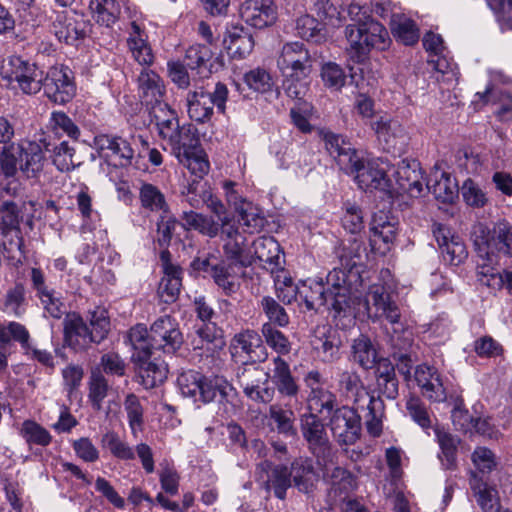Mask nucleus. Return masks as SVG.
<instances>
[{
    "label": "nucleus",
    "instance_id": "b1692460",
    "mask_svg": "<svg viewBox=\"0 0 512 512\" xmlns=\"http://www.w3.org/2000/svg\"><path fill=\"white\" fill-rule=\"evenodd\" d=\"M138 91L142 102L150 107L164 105L165 86L160 76L152 70L143 69L138 76Z\"/></svg>",
    "mask_w": 512,
    "mask_h": 512
},
{
    "label": "nucleus",
    "instance_id": "4d7b16f0",
    "mask_svg": "<svg viewBox=\"0 0 512 512\" xmlns=\"http://www.w3.org/2000/svg\"><path fill=\"white\" fill-rule=\"evenodd\" d=\"M19 434L28 445L48 446L52 442L50 432L34 420H25Z\"/></svg>",
    "mask_w": 512,
    "mask_h": 512
},
{
    "label": "nucleus",
    "instance_id": "9d476101",
    "mask_svg": "<svg viewBox=\"0 0 512 512\" xmlns=\"http://www.w3.org/2000/svg\"><path fill=\"white\" fill-rule=\"evenodd\" d=\"M357 407L342 406L334 410L329 425L341 446L353 445L361 435V416Z\"/></svg>",
    "mask_w": 512,
    "mask_h": 512
},
{
    "label": "nucleus",
    "instance_id": "3c124183",
    "mask_svg": "<svg viewBox=\"0 0 512 512\" xmlns=\"http://www.w3.org/2000/svg\"><path fill=\"white\" fill-rule=\"evenodd\" d=\"M243 81L249 89L256 93L267 94L275 92L276 96L279 94L271 74L263 68L257 67L246 72L243 76Z\"/></svg>",
    "mask_w": 512,
    "mask_h": 512
},
{
    "label": "nucleus",
    "instance_id": "c85d7f7f",
    "mask_svg": "<svg viewBox=\"0 0 512 512\" xmlns=\"http://www.w3.org/2000/svg\"><path fill=\"white\" fill-rule=\"evenodd\" d=\"M312 346L316 358L323 363H333L340 359L342 341L335 330L329 329L322 335L315 336Z\"/></svg>",
    "mask_w": 512,
    "mask_h": 512
},
{
    "label": "nucleus",
    "instance_id": "bb28decb",
    "mask_svg": "<svg viewBox=\"0 0 512 512\" xmlns=\"http://www.w3.org/2000/svg\"><path fill=\"white\" fill-rule=\"evenodd\" d=\"M256 349L263 353L265 347L261 344L260 336L254 330H245L237 333L230 344V352L233 358H247L252 361L259 360L260 355Z\"/></svg>",
    "mask_w": 512,
    "mask_h": 512
},
{
    "label": "nucleus",
    "instance_id": "c756f323",
    "mask_svg": "<svg viewBox=\"0 0 512 512\" xmlns=\"http://www.w3.org/2000/svg\"><path fill=\"white\" fill-rule=\"evenodd\" d=\"M371 127L387 150L395 148L398 143L405 140V129L396 120L381 116L371 124Z\"/></svg>",
    "mask_w": 512,
    "mask_h": 512
},
{
    "label": "nucleus",
    "instance_id": "a211bd4d",
    "mask_svg": "<svg viewBox=\"0 0 512 512\" xmlns=\"http://www.w3.org/2000/svg\"><path fill=\"white\" fill-rule=\"evenodd\" d=\"M432 232L446 261L451 265H459L464 261L467 257L465 244L460 237L451 232L449 227L435 223L432 226Z\"/></svg>",
    "mask_w": 512,
    "mask_h": 512
},
{
    "label": "nucleus",
    "instance_id": "ea45409f",
    "mask_svg": "<svg viewBox=\"0 0 512 512\" xmlns=\"http://www.w3.org/2000/svg\"><path fill=\"white\" fill-rule=\"evenodd\" d=\"M290 477L300 492H310L319 479L313 463L309 459H296L291 466Z\"/></svg>",
    "mask_w": 512,
    "mask_h": 512
},
{
    "label": "nucleus",
    "instance_id": "7c9ffc66",
    "mask_svg": "<svg viewBox=\"0 0 512 512\" xmlns=\"http://www.w3.org/2000/svg\"><path fill=\"white\" fill-rule=\"evenodd\" d=\"M50 31L59 42L66 44H73L84 35L76 18L66 12H55Z\"/></svg>",
    "mask_w": 512,
    "mask_h": 512
},
{
    "label": "nucleus",
    "instance_id": "7ed1b4c3",
    "mask_svg": "<svg viewBox=\"0 0 512 512\" xmlns=\"http://www.w3.org/2000/svg\"><path fill=\"white\" fill-rule=\"evenodd\" d=\"M228 99V88L225 84L218 82L212 92L202 88L189 92L187 95V112L191 120L198 123L209 121L213 115V109L224 114Z\"/></svg>",
    "mask_w": 512,
    "mask_h": 512
},
{
    "label": "nucleus",
    "instance_id": "e433bc0d",
    "mask_svg": "<svg viewBox=\"0 0 512 512\" xmlns=\"http://www.w3.org/2000/svg\"><path fill=\"white\" fill-rule=\"evenodd\" d=\"M339 386L345 396L353 401L354 407L363 406L367 401L375 397L370 395L359 375L355 372H343L340 375Z\"/></svg>",
    "mask_w": 512,
    "mask_h": 512
},
{
    "label": "nucleus",
    "instance_id": "2eb2a0df",
    "mask_svg": "<svg viewBox=\"0 0 512 512\" xmlns=\"http://www.w3.org/2000/svg\"><path fill=\"white\" fill-rule=\"evenodd\" d=\"M392 170L395 181L402 192L409 194L412 198L423 195L425 191L424 178L418 161L402 160Z\"/></svg>",
    "mask_w": 512,
    "mask_h": 512
},
{
    "label": "nucleus",
    "instance_id": "4468645a",
    "mask_svg": "<svg viewBox=\"0 0 512 512\" xmlns=\"http://www.w3.org/2000/svg\"><path fill=\"white\" fill-rule=\"evenodd\" d=\"M224 254L227 260L246 266L251 263L252 254L247 248L246 237L239 232V229L230 224L229 220L222 219L221 231Z\"/></svg>",
    "mask_w": 512,
    "mask_h": 512
},
{
    "label": "nucleus",
    "instance_id": "6e6552de",
    "mask_svg": "<svg viewBox=\"0 0 512 512\" xmlns=\"http://www.w3.org/2000/svg\"><path fill=\"white\" fill-rule=\"evenodd\" d=\"M362 310L373 321L385 318L391 324H396L400 321L401 317L398 305L391 300V296L386 291L385 286L380 283L371 285L365 298H361L360 312Z\"/></svg>",
    "mask_w": 512,
    "mask_h": 512
},
{
    "label": "nucleus",
    "instance_id": "de8ad7c7",
    "mask_svg": "<svg viewBox=\"0 0 512 512\" xmlns=\"http://www.w3.org/2000/svg\"><path fill=\"white\" fill-rule=\"evenodd\" d=\"M391 31L394 37L404 45H413L418 42L420 33L416 23L405 15L393 16Z\"/></svg>",
    "mask_w": 512,
    "mask_h": 512
},
{
    "label": "nucleus",
    "instance_id": "cd10ccee",
    "mask_svg": "<svg viewBox=\"0 0 512 512\" xmlns=\"http://www.w3.org/2000/svg\"><path fill=\"white\" fill-rule=\"evenodd\" d=\"M224 45L228 54L234 59H244L254 48L252 35L243 27L233 26L227 30Z\"/></svg>",
    "mask_w": 512,
    "mask_h": 512
},
{
    "label": "nucleus",
    "instance_id": "c9c22d12",
    "mask_svg": "<svg viewBox=\"0 0 512 512\" xmlns=\"http://www.w3.org/2000/svg\"><path fill=\"white\" fill-rule=\"evenodd\" d=\"M139 201L143 210L152 213L168 214L169 205L162 190L149 182H141L139 187Z\"/></svg>",
    "mask_w": 512,
    "mask_h": 512
},
{
    "label": "nucleus",
    "instance_id": "8fccbe9b",
    "mask_svg": "<svg viewBox=\"0 0 512 512\" xmlns=\"http://www.w3.org/2000/svg\"><path fill=\"white\" fill-rule=\"evenodd\" d=\"M101 446L119 460L130 461L135 459L134 448L115 431H107L102 435Z\"/></svg>",
    "mask_w": 512,
    "mask_h": 512
},
{
    "label": "nucleus",
    "instance_id": "ddd939ff",
    "mask_svg": "<svg viewBox=\"0 0 512 512\" xmlns=\"http://www.w3.org/2000/svg\"><path fill=\"white\" fill-rule=\"evenodd\" d=\"M320 137L325 143L326 150L335 158L341 170L347 173L349 170L356 169V163L359 162L360 157L348 139L327 130H321Z\"/></svg>",
    "mask_w": 512,
    "mask_h": 512
},
{
    "label": "nucleus",
    "instance_id": "37998d69",
    "mask_svg": "<svg viewBox=\"0 0 512 512\" xmlns=\"http://www.w3.org/2000/svg\"><path fill=\"white\" fill-rule=\"evenodd\" d=\"M273 364L272 381L276 385L278 392L288 397L296 396L299 387L291 374L288 363L278 356L273 359Z\"/></svg>",
    "mask_w": 512,
    "mask_h": 512
},
{
    "label": "nucleus",
    "instance_id": "052dcab7",
    "mask_svg": "<svg viewBox=\"0 0 512 512\" xmlns=\"http://www.w3.org/2000/svg\"><path fill=\"white\" fill-rule=\"evenodd\" d=\"M22 145L12 143L3 147L0 153V169L5 177H13L16 175L21 163Z\"/></svg>",
    "mask_w": 512,
    "mask_h": 512
},
{
    "label": "nucleus",
    "instance_id": "774afa93",
    "mask_svg": "<svg viewBox=\"0 0 512 512\" xmlns=\"http://www.w3.org/2000/svg\"><path fill=\"white\" fill-rule=\"evenodd\" d=\"M472 489L483 512H498L500 508L497 490L486 483H474Z\"/></svg>",
    "mask_w": 512,
    "mask_h": 512
},
{
    "label": "nucleus",
    "instance_id": "1a4fd4ad",
    "mask_svg": "<svg viewBox=\"0 0 512 512\" xmlns=\"http://www.w3.org/2000/svg\"><path fill=\"white\" fill-rule=\"evenodd\" d=\"M277 65L283 77H309L313 60L305 45L296 41L283 45Z\"/></svg>",
    "mask_w": 512,
    "mask_h": 512
},
{
    "label": "nucleus",
    "instance_id": "f8f14e48",
    "mask_svg": "<svg viewBox=\"0 0 512 512\" xmlns=\"http://www.w3.org/2000/svg\"><path fill=\"white\" fill-rule=\"evenodd\" d=\"M20 216L15 203L4 202L0 208V231L7 240L3 242V247L8 253L17 251L19 253V262L24 257L23 237L19 228Z\"/></svg>",
    "mask_w": 512,
    "mask_h": 512
},
{
    "label": "nucleus",
    "instance_id": "338daca9",
    "mask_svg": "<svg viewBox=\"0 0 512 512\" xmlns=\"http://www.w3.org/2000/svg\"><path fill=\"white\" fill-rule=\"evenodd\" d=\"M204 376L196 371L189 370L181 373L177 378L179 389L183 396L199 401Z\"/></svg>",
    "mask_w": 512,
    "mask_h": 512
},
{
    "label": "nucleus",
    "instance_id": "09e8293b",
    "mask_svg": "<svg viewBox=\"0 0 512 512\" xmlns=\"http://www.w3.org/2000/svg\"><path fill=\"white\" fill-rule=\"evenodd\" d=\"M267 492H273L278 499H285L286 491L291 487L290 472L286 466H275L267 473V479L263 484Z\"/></svg>",
    "mask_w": 512,
    "mask_h": 512
},
{
    "label": "nucleus",
    "instance_id": "f03ea898",
    "mask_svg": "<svg viewBox=\"0 0 512 512\" xmlns=\"http://www.w3.org/2000/svg\"><path fill=\"white\" fill-rule=\"evenodd\" d=\"M348 42L347 51L356 62L364 61L373 50H385L390 44L387 29L378 21L367 18L358 24H349L345 28Z\"/></svg>",
    "mask_w": 512,
    "mask_h": 512
},
{
    "label": "nucleus",
    "instance_id": "0eeeda50",
    "mask_svg": "<svg viewBox=\"0 0 512 512\" xmlns=\"http://www.w3.org/2000/svg\"><path fill=\"white\" fill-rule=\"evenodd\" d=\"M471 237L478 257V281L495 290L503 288V273H500L496 268L499 257H497V255H495L491 250H488L487 242L484 238V230H482V228H478L476 232H472Z\"/></svg>",
    "mask_w": 512,
    "mask_h": 512
},
{
    "label": "nucleus",
    "instance_id": "9b49d317",
    "mask_svg": "<svg viewBox=\"0 0 512 512\" xmlns=\"http://www.w3.org/2000/svg\"><path fill=\"white\" fill-rule=\"evenodd\" d=\"M184 342L177 321L165 315L153 322L150 327V345L152 349L162 350L164 353L174 354Z\"/></svg>",
    "mask_w": 512,
    "mask_h": 512
},
{
    "label": "nucleus",
    "instance_id": "4c0bfd02",
    "mask_svg": "<svg viewBox=\"0 0 512 512\" xmlns=\"http://www.w3.org/2000/svg\"><path fill=\"white\" fill-rule=\"evenodd\" d=\"M22 155L19 170L28 178L36 177L44 167L45 156L40 144L29 141L21 143Z\"/></svg>",
    "mask_w": 512,
    "mask_h": 512
},
{
    "label": "nucleus",
    "instance_id": "423d86ee",
    "mask_svg": "<svg viewBox=\"0 0 512 512\" xmlns=\"http://www.w3.org/2000/svg\"><path fill=\"white\" fill-rule=\"evenodd\" d=\"M393 166L385 159L378 158L368 161L366 164L359 159L355 170H349L346 174H355V180L360 189L364 191L379 190L390 192L392 181L389 172Z\"/></svg>",
    "mask_w": 512,
    "mask_h": 512
},
{
    "label": "nucleus",
    "instance_id": "e2e57ef3",
    "mask_svg": "<svg viewBox=\"0 0 512 512\" xmlns=\"http://www.w3.org/2000/svg\"><path fill=\"white\" fill-rule=\"evenodd\" d=\"M177 160L179 163L183 164L191 174L199 179H202L210 170L207 154L201 147L197 148L189 155L181 156Z\"/></svg>",
    "mask_w": 512,
    "mask_h": 512
},
{
    "label": "nucleus",
    "instance_id": "5701e85b",
    "mask_svg": "<svg viewBox=\"0 0 512 512\" xmlns=\"http://www.w3.org/2000/svg\"><path fill=\"white\" fill-rule=\"evenodd\" d=\"M426 189L442 203H452L458 196V185L451 175L438 164L434 166L426 183Z\"/></svg>",
    "mask_w": 512,
    "mask_h": 512
},
{
    "label": "nucleus",
    "instance_id": "aec40b11",
    "mask_svg": "<svg viewBox=\"0 0 512 512\" xmlns=\"http://www.w3.org/2000/svg\"><path fill=\"white\" fill-rule=\"evenodd\" d=\"M132 359L136 365L141 384L146 389L154 388L167 378L168 368L164 361L156 358L151 360V355L148 357L132 356Z\"/></svg>",
    "mask_w": 512,
    "mask_h": 512
},
{
    "label": "nucleus",
    "instance_id": "a878e982",
    "mask_svg": "<svg viewBox=\"0 0 512 512\" xmlns=\"http://www.w3.org/2000/svg\"><path fill=\"white\" fill-rule=\"evenodd\" d=\"M64 336L67 344L76 350L84 349L94 342L90 328L75 313L67 314L64 319Z\"/></svg>",
    "mask_w": 512,
    "mask_h": 512
},
{
    "label": "nucleus",
    "instance_id": "a18cd8bd",
    "mask_svg": "<svg viewBox=\"0 0 512 512\" xmlns=\"http://www.w3.org/2000/svg\"><path fill=\"white\" fill-rule=\"evenodd\" d=\"M167 144L171 147L172 154L177 159L183 155H189L200 147L199 139L189 125L181 126V128L168 139Z\"/></svg>",
    "mask_w": 512,
    "mask_h": 512
},
{
    "label": "nucleus",
    "instance_id": "a19ab883",
    "mask_svg": "<svg viewBox=\"0 0 512 512\" xmlns=\"http://www.w3.org/2000/svg\"><path fill=\"white\" fill-rule=\"evenodd\" d=\"M95 145L101 151H110L111 155L120 159V165L125 166L131 163L134 151L130 144L121 137L110 135H99L95 137Z\"/></svg>",
    "mask_w": 512,
    "mask_h": 512
},
{
    "label": "nucleus",
    "instance_id": "6e6d98bb",
    "mask_svg": "<svg viewBox=\"0 0 512 512\" xmlns=\"http://www.w3.org/2000/svg\"><path fill=\"white\" fill-rule=\"evenodd\" d=\"M89 8L93 18L104 26L113 25L119 13V6L115 0H90Z\"/></svg>",
    "mask_w": 512,
    "mask_h": 512
},
{
    "label": "nucleus",
    "instance_id": "393cba45",
    "mask_svg": "<svg viewBox=\"0 0 512 512\" xmlns=\"http://www.w3.org/2000/svg\"><path fill=\"white\" fill-rule=\"evenodd\" d=\"M370 243L373 250L385 254L396 240L397 226L384 215H375L370 228Z\"/></svg>",
    "mask_w": 512,
    "mask_h": 512
},
{
    "label": "nucleus",
    "instance_id": "4be33fe9",
    "mask_svg": "<svg viewBox=\"0 0 512 512\" xmlns=\"http://www.w3.org/2000/svg\"><path fill=\"white\" fill-rule=\"evenodd\" d=\"M127 47L132 58L142 66H151L154 62V54L148 35L143 27L135 21L130 24V31L127 37Z\"/></svg>",
    "mask_w": 512,
    "mask_h": 512
},
{
    "label": "nucleus",
    "instance_id": "864d4df0",
    "mask_svg": "<svg viewBox=\"0 0 512 512\" xmlns=\"http://www.w3.org/2000/svg\"><path fill=\"white\" fill-rule=\"evenodd\" d=\"M435 436L441 449L439 458L442 465L446 469L453 468L456 461L457 446L459 443L458 438L439 427L435 428Z\"/></svg>",
    "mask_w": 512,
    "mask_h": 512
},
{
    "label": "nucleus",
    "instance_id": "39448f33",
    "mask_svg": "<svg viewBox=\"0 0 512 512\" xmlns=\"http://www.w3.org/2000/svg\"><path fill=\"white\" fill-rule=\"evenodd\" d=\"M44 72L35 63L20 56H11L5 68V77L15 89L27 95H35L42 89Z\"/></svg>",
    "mask_w": 512,
    "mask_h": 512
},
{
    "label": "nucleus",
    "instance_id": "c03bdc74",
    "mask_svg": "<svg viewBox=\"0 0 512 512\" xmlns=\"http://www.w3.org/2000/svg\"><path fill=\"white\" fill-rule=\"evenodd\" d=\"M182 226L186 230H195L204 236L214 238L218 235L220 225L212 217L195 211H184L181 215Z\"/></svg>",
    "mask_w": 512,
    "mask_h": 512
},
{
    "label": "nucleus",
    "instance_id": "6ab92c4d",
    "mask_svg": "<svg viewBox=\"0 0 512 512\" xmlns=\"http://www.w3.org/2000/svg\"><path fill=\"white\" fill-rule=\"evenodd\" d=\"M478 228H482L485 232V240L488 250L494 252L497 257L499 254L512 256V227L506 221H499L490 229L482 223L473 226L472 232H476Z\"/></svg>",
    "mask_w": 512,
    "mask_h": 512
},
{
    "label": "nucleus",
    "instance_id": "49530a36",
    "mask_svg": "<svg viewBox=\"0 0 512 512\" xmlns=\"http://www.w3.org/2000/svg\"><path fill=\"white\" fill-rule=\"evenodd\" d=\"M357 409H359V411H366L364 418L368 433L373 437L380 436L383 429V401L379 397H374L367 401L363 406L357 407Z\"/></svg>",
    "mask_w": 512,
    "mask_h": 512
},
{
    "label": "nucleus",
    "instance_id": "58836bf2",
    "mask_svg": "<svg viewBox=\"0 0 512 512\" xmlns=\"http://www.w3.org/2000/svg\"><path fill=\"white\" fill-rule=\"evenodd\" d=\"M252 257L255 256L259 261L269 264L274 268H281L280 245L271 236H261L255 239L251 246Z\"/></svg>",
    "mask_w": 512,
    "mask_h": 512
},
{
    "label": "nucleus",
    "instance_id": "f704fd0d",
    "mask_svg": "<svg viewBox=\"0 0 512 512\" xmlns=\"http://www.w3.org/2000/svg\"><path fill=\"white\" fill-rule=\"evenodd\" d=\"M299 297L307 310H318L322 306L331 308V300L322 280H308L302 283Z\"/></svg>",
    "mask_w": 512,
    "mask_h": 512
},
{
    "label": "nucleus",
    "instance_id": "20e7f679",
    "mask_svg": "<svg viewBox=\"0 0 512 512\" xmlns=\"http://www.w3.org/2000/svg\"><path fill=\"white\" fill-rule=\"evenodd\" d=\"M42 89L45 96L55 104L70 102L77 90L73 71L63 64L49 67L43 74Z\"/></svg>",
    "mask_w": 512,
    "mask_h": 512
},
{
    "label": "nucleus",
    "instance_id": "2f4dec72",
    "mask_svg": "<svg viewBox=\"0 0 512 512\" xmlns=\"http://www.w3.org/2000/svg\"><path fill=\"white\" fill-rule=\"evenodd\" d=\"M243 267L234 262L222 261L211 266L210 275L216 285L229 295L238 289L239 276Z\"/></svg>",
    "mask_w": 512,
    "mask_h": 512
},
{
    "label": "nucleus",
    "instance_id": "13d9d810",
    "mask_svg": "<svg viewBox=\"0 0 512 512\" xmlns=\"http://www.w3.org/2000/svg\"><path fill=\"white\" fill-rule=\"evenodd\" d=\"M352 355L354 361L365 369L372 368L377 357L371 340L365 335H360L353 341Z\"/></svg>",
    "mask_w": 512,
    "mask_h": 512
},
{
    "label": "nucleus",
    "instance_id": "473e14b6",
    "mask_svg": "<svg viewBox=\"0 0 512 512\" xmlns=\"http://www.w3.org/2000/svg\"><path fill=\"white\" fill-rule=\"evenodd\" d=\"M301 431L310 448L314 451H325L328 439L321 420L315 413H305L301 416Z\"/></svg>",
    "mask_w": 512,
    "mask_h": 512
},
{
    "label": "nucleus",
    "instance_id": "72a5a7b5",
    "mask_svg": "<svg viewBox=\"0 0 512 512\" xmlns=\"http://www.w3.org/2000/svg\"><path fill=\"white\" fill-rule=\"evenodd\" d=\"M234 394L233 387L223 377H204L199 401L225 403L229 402Z\"/></svg>",
    "mask_w": 512,
    "mask_h": 512
},
{
    "label": "nucleus",
    "instance_id": "680f3d73",
    "mask_svg": "<svg viewBox=\"0 0 512 512\" xmlns=\"http://www.w3.org/2000/svg\"><path fill=\"white\" fill-rule=\"evenodd\" d=\"M49 127L56 135H66L74 140L80 137L79 127L63 111H53L51 113Z\"/></svg>",
    "mask_w": 512,
    "mask_h": 512
},
{
    "label": "nucleus",
    "instance_id": "79ce46f5",
    "mask_svg": "<svg viewBox=\"0 0 512 512\" xmlns=\"http://www.w3.org/2000/svg\"><path fill=\"white\" fill-rule=\"evenodd\" d=\"M150 113L157 126L159 136L166 142L181 128L176 112L167 104L154 106Z\"/></svg>",
    "mask_w": 512,
    "mask_h": 512
},
{
    "label": "nucleus",
    "instance_id": "dca6fc26",
    "mask_svg": "<svg viewBox=\"0 0 512 512\" xmlns=\"http://www.w3.org/2000/svg\"><path fill=\"white\" fill-rule=\"evenodd\" d=\"M269 373L264 369L249 365L240 369L237 373V380L245 395L253 401L268 403L273 399V388H261V393L255 392L257 383H268Z\"/></svg>",
    "mask_w": 512,
    "mask_h": 512
},
{
    "label": "nucleus",
    "instance_id": "f3484780",
    "mask_svg": "<svg viewBox=\"0 0 512 512\" xmlns=\"http://www.w3.org/2000/svg\"><path fill=\"white\" fill-rule=\"evenodd\" d=\"M241 19L249 26L263 29L277 19V8L268 0H245L240 8Z\"/></svg>",
    "mask_w": 512,
    "mask_h": 512
},
{
    "label": "nucleus",
    "instance_id": "bf43d9fd",
    "mask_svg": "<svg viewBox=\"0 0 512 512\" xmlns=\"http://www.w3.org/2000/svg\"><path fill=\"white\" fill-rule=\"evenodd\" d=\"M296 34L307 41L320 42L324 39L323 24L311 15L304 14L296 19Z\"/></svg>",
    "mask_w": 512,
    "mask_h": 512
},
{
    "label": "nucleus",
    "instance_id": "603ef678",
    "mask_svg": "<svg viewBox=\"0 0 512 512\" xmlns=\"http://www.w3.org/2000/svg\"><path fill=\"white\" fill-rule=\"evenodd\" d=\"M183 270L164 272L158 286V296L166 304L174 303L182 287Z\"/></svg>",
    "mask_w": 512,
    "mask_h": 512
},
{
    "label": "nucleus",
    "instance_id": "0e129e2a",
    "mask_svg": "<svg viewBox=\"0 0 512 512\" xmlns=\"http://www.w3.org/2000/svg\"><path fill=\"white\" fill-rule=\"evenodd\" d=\"M129 341L134 349L132 356L148 357L152 355V345H150V329L147 330L144 324L133 326L128 334Z\"/></svg>",
    "mask_w": 512,
    "mask_h": 512
},
{
    "label": "nucleus",
    "instance_id": "5fc2aeb1",
    "mask_svg": "<svg viewBox=\"0 0 512 512\" xmlns=\"http://www.w3.org/2000/svg\"><path fill=\"white\" fill-rule=\"evenodd\" d=\"M316 13L323 25L339 27L345 20L341 11V0H318L315 3Z\"/></svg>",
    "mask_w": 512,
    "mask_h": 512
},
{
    "label": "nucleus",
    "instance_id": "412c9836",
    "mask_svg": "<svg viewBox=\"0 0 512 512\" xmlns=\"http://www.w3.org/2000/svg\"><path fill=\"white\" fill-rule=\"evenodd\" d=\"M415 380L421 388L422 395L433 402H443L446 391L438 371L426 364L417 366Z\"/></svg>",
    "mask_w": 512,
    "mask_h": 512
},
{
    "label": "nucleus",
    "instance_id": "69168bd1",
    "mask_svg": "<svg viewBox=\"0 0 512 512\" xmlns=\"http://www.w3.org/2000/svg\"><path fill=\"white\" fill-rule=\"evenodd\" d=\"M269 415L276 424L279 433L286 436H294L296 434L294 427L295 414L291 409H284L280 405H271Z\"/></svg>",
    "mask_w": 512,
    "mask_h": 512
},
{
    "label": "nucleus",
    "instance_id": "f257e3e1",
    "mask_svg": "<svg viewBox=\"0 0 512 512\" xmlns=\"http://www.w3.org/2000/svg\"><path fill=\"white\" fill-rule=\"evenodd\" d=\"M364 251L362 243L354 240L349 247L344 248V252L340 256L342 265H345L348 270L334 268L327 274L324 285L331 300V309L337 313L360 312L361 297L358 295L352 279L355 282L358 281L359 270L356 269V266Z\"/></svg>",
    "mask_w": 512,
    "mask_h": 512
}]
</instances>
